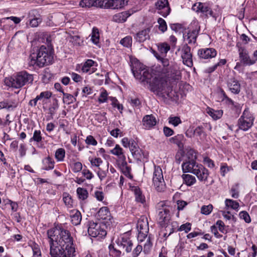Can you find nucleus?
I'll list each match as a JSON object with an SVG mask.
<instances>
[{
    "instance_id": "nucleus-1",
    "label": "nucleus",
    "mask_w": 257,
    "mask_h": 257,
    "mask_svg": "<svg viewBox=\"0 0 257 257\" xmlns=\"http://www.w3.org/2000/svg\"><path fill=\"white\" fill-rule=\"evenodd\" d=\"M47 236L51 257H73L75 249L70 232L62 226L48 230Z\"/></svg>"
},
{
    "instance_id": "nucleus-2",
    "label": "nucleus",
    "mask_w": 257,
    "mask_h": 257,
    "mask_svg": "<svg viewBox=\"0 0 257 257\" xmlns=\"http://www.w3.org/2000/svg\"><path fill=\"white\" fill-rule=\"evenodd\" d=\"M29 59L30 65H37L40 67H42L51 64L53 56L51 51L43 45L37 50L36 53H33L30 55Z\"/></svg>"
},
{
    "instance_id": "nucleus-3",
    "label": "nucleus",
    "mask_w": 257,
    "mask_h": 257,
    "mask_svg": "<svg viewBox=\"0 0 257 257\" xmlns=\"http://www.w3.org/2000/svg\"><path fill=\"white\" fill-rule=\"evenodd\" d=\"M182 168L184 173H191L195 175L201 182H205L207 181L209 174L208 170L193 159L183 162Z\"/></svg>"
},
{
    "instance_id": "nucleus-4",
    "label": "nucleus",
    "mask_w": 257,
    "mask_h": 257,
    "mask_svg": "<svg viewBox=\"0 0 257 257\" xmlns=\"http://www.w3.org/2000/svg\"><path fill=\"white\" fill-rule=\"evenodd\" d=\"M148 84L151 90L156 95L161 97H171L170 93L172 91V88L169 85L166 78L160 76H152Z\"/></svg>"
},
{
    "instance_id": "nucleus-5",
    "label": "nucleus",
    "mask_w": 257,
    "mask_h": 257,
    "mask_svg": "<svg viewBox=\"0 0 257 257\" xmlns=\"http://www.w3.org/2000/svg\"><path fill=\"white\" fill-rule=\"evenodd\" d=\"M33 80V75L25 71H23L11 77L5 78V83L9 87L18 89L27 83H32Z\"/></svg>"
},
{
    "instance_id": "nucleus-6",
    "label": "nucleus",
    "mask_w": 257,
    "mask_h": 257,
    "mask_svg": "<svg viewBox=\"0 0 257 257\" xmlns=\"http://www.w3.org/2000/svg\"><path fill=\"white\" fill-rule=\"evenodd\" d=\"M131 69L135 77L144 85L148 84L152 78V74L146 67L138 61L132 63Z\"/></svg>"
},
{
    "instance_id": "nucleus-7",
    "label": "nucleus",
    "mask_w": 257,
    "mask_h": 257,
    "mask_svg": "<svg viewBox=\"0 0 257 257\" xmlns=\"http://www.w3.org/2000/svg\"><path fill=\"white\" fill-rule=\"evenodd\" d=\"M158 212V222L162 227L168 223L170 219L169 206L165 201H160L156 205Z\"/></svg>"
},
{
    "instance_id": "nucleus-8",
    "label": "nucleus",
    "mask_w": 257,
    "mask_h": 257,
    "mask_svg": "<svg viewBox=\"0 0 257 257\" xmlns=\"http://www.w3.org/2000/svg\"><path fill=\"white\" fill-rule=\"evenodd\" d=\"M155 56L161 63L163 67L162 71L164 74L174 79H178V78L177 77L178 76V71L176 70L174 66L170 64L169 61L168 59L161 57L157 53H156Z\"/></svg>"
},
{
    "instance_id": "nucleus-9",
    "label": "nucleus",
    "mask_w": 257,
    "mask_h": 257,
    "mask_svg": "<svg viewBox=\"0 0 257 257\" xmlns=\"http://www.w3.org/2000/svg\"><path fill=\"white\" fill-rule=\"evenodd\" d=\"M121 143L124 148H129L133 157L137 160H141L142 158L143 153L142 150L139 147L137 143L133 139L123 138Z\"/></svg>"
},
{
    "instance_id": "nucleus-10",
    "label": "nucleus",
    "mask_w": 257,
    "mask_h": 257,
    "mask_svg": "<svg viewBox=\"0 0 257 257\" xmlns=\"http://www.w3.org/2000/svg\"><path fill=\"white\" fill-rule=\"evenodd\" d=\"M254 119L252 115L247 109H245L238 120L239 128L247 131L253 125Z\"/></svg>"
},
{
    "instance_id": "nucleus-11",
    "label": "nucleus",
    "mask_w": 257,
    "mask_h": 257,
    "mask_svg": "<svg viewBox=\"0 0 257 257\" xmlns=\"http://www.w3.org/2000/svg\"><path fill=\"white\" fill-rule=\"evenodd\" d=\"M153 182L156 189L159 192L163 191L165 188V183L162 170L159 166H155L153 176Z\"/></svg>"
},
{
    "instance_id": "nucleus-12",
    "label": "nucleus",
    "mask_w": 257,
    "mask_h": 257,
    "mask_svg": "<svg viewBox=\"0 0 257 257\" xmlns=\"http://www.w3.org/2000/svg\"><path fill=\"white\" fill-rule=\"evenodd\" d=\"M88 233L93 237L102 238L106 235V231L101 228L100 224L94 222H89Z\"/></svg>"
},
{
    "instance_id": "nucleus-13",
    "label": "nucleus",
    "mask_w": 257,
    "mask_h": 257,
    "mask_svg": "<svg viewBox=\"0 0 257 257\" xmlns=\"http://www.w3.org/2000/svg\"><path fill=\"white\" fill-rule=\"evenodd\" d=\"M157 13L164 17H166L170 13V8L168 0H158L155 3Z\"/></svg>"
},
{
    "instance_id": "nucleus-14",
    "label": "nucleus",
    "mask_w": 257,
    "mask_h": 257,
    "mask_svg": "<svg viewBox=\"0 0 257 257\" xmlns=\"http://www.w3.org/2000/svg\"><path fill=\"white\" fill-rule=\"evenodd\" d=\"M181 58L184 64L188 67L193 66L192 55L191 48L187 44L184 45L181 50Z\"/></svg>"
},
{
    "instance_id": "nucleus-15",
    "label": "nucleus",
    "mask_w": 257,
    "mask_h": 257,
    "mask_svg": "<svg viewBox=\"0 0 257 257\" xmlns=\"http://www.w3.org/2000/svg\"><path fill=\"white\" fill-rule=\"evenodd\" d=\"M117 244L121 246L127 253H130L132 251L133 242L126 235H123L118 239Z\"/></svg>"
},
{
    "instance_id": "nucleus-16",
    "label": "nucleus",
    "mask_w": 257,
    "mask_h": 257,
    "mask_svg": "<svg viewBox=\"0 0 257 257\" xmlns=\"http://www.w3.org/2000/svg\"><path fill=\"white\" fill-rule=\"evenodd\" d=\"M192 9L194 11H196L197 12H201L206 16L210 15L213 16V12L205 4L199 3L195 4L193 5Z\"/></svg>"
},
{
    "instance_id": "nucleus-17",
    "label": "nucleus",
    "mask_w": 257,
    "mask_h": 257,
    "mask_svg": "<svg viewBox=\"0 0 257 257\" xmlns=\"http://www.w3.org/2000/svg\"><path fill=\"white\" fill-rule=\"evenodd\" d=\"M216 51L213 48L200 49L198 51V55L202 59H209L216 55Z\"/></svg>"
},
{
    "instance_id": "nucleus-18",
    "label": "nucleus",
    "mask_w": 257,
    "mask_h": 257,
    "mask_svg": "<svg viewBox=\"0 0 257 257\" xmlns=\"http://www.w3.org/2000/svg\"><path fill=\"white\" fill-rule=\"evenodd\" d=\"M127 4V0H108L105 7L111 9H119L123 8Z\"/></svg>"
},
{
    "instance_id": "nucleus-19",
    "label": "nucleus",
    "mask_w": 257,
    "mask_h": 257,
    "mask_svg": "<svg viewBox=\"0 0 257 257\" xmlns=\"http://www.w3.org/2000/svg\"><path fill=\"white\" fill-rule=\"evenodd\" d=\"M239 58L241 61L246 65H251L255 63V60H252L250 59L247 51L243 48L239 49Z\"/></svg>"
},
{
    "instance_id": "nucleus-20",
    "label": "nucleus",
    "mask_w": 257,
    "mask_h": 257,
    "mask_svg": "<svg viewBox=\"0 0 257 257\" xmlns=\"http://www.w3.org/2000/svg\"><path fill=\"white\" fill-rule=\"evenodd\" d=\"M227 85L231 92L234 94H238L240 92V85L234 78L229 79L227 81Z\"/></svg>"
},
{
    "instance_id": "nucleus-21",
    "label": "nucleus",
    "mask_w": 257,
    "mask_h": 257,
    "mask_svg": "<svg viewBox=\"0 0 257 257\" xmlns=\"http://www.w3.org/2000/svg\"><path fill=\"white\" fill-rule=\"evenodd\" d=\"M134 13L133 10H128L121 13H119L113 16V20L117 23L124 22L127 18Z\"/></svg>"
},
{
    "instance_id": "nucleus-22",
    "label": "nucleus",
    "mask_w": 257,
    "mask_h": 257,
    "mask_svg": "<svg viewBox=\"0 0 257 257\" xmlns=\"http://www.w3.org/2000/svg\"><path fill=\"white\" fill-rule=\"evenodd\" d=\"M137 228L138 231L145 232L149 231V224L147 218L145 216H142L138 221Z\"/></svg>"
},
{
    "instance_id": "nucleus-23",
    "label": "nucleus",
    "mask_w": 257,
    "mask_h": 257,
    "mask_svg": "<svg viewBox=\"0 0 257 257\" xmlns=\"http://www.w3.org/2000/svg\"><path fill=\"white\" fill-rule=\"evenodd\" d=\"M96 63L91 59L87 60L81 67V71L83 73H88L89 74L95 71L96 69L92 67Z\"/></svg>"
},
{
    "instance_id": "nucleus-24",
    "label": "nucleus",
    "mask_w": 257,
    "mask_h": 257,
    "mask_svg": "<svg viewBox=\"0 0 257 257\" xmlns=\"http://www.w3.org/2000/svg\"><path fill=\"white\" fill-rule=\"evenodd\" d=\"M151 28H147L142 31L139 32L135 37L137 41L139 42H144L146 40L150 38L149 33L150 32Z\"/></svg>"
},
{
    "instance_id": "nucleus-25",
    "label": "nucleus",
    "mask_w": 257,
    "mask_h": 257,
    "mask_svg": "<svg viewBox=\"0 0 257 257\" xmlns=\"http://www.w3.org/2000/svg\"><path fill=\"white\" fill-rule=\"evenodd\" d=\"M143 125L146 128H150L156 124L157 121L153 115H147L144 117Z\"/></svg>"
},
{
    "instance_id": "nucleus-26",
    "label": "nucleus",
    "mask_w": 257,
    "mask_h": 257,
    "mask_svg": "<svg viewBox=\"0 0 257 257\" xmlns=\"http://www.w3.org/2000/svg\"><path fill=\"white\" fill-rule=\"evenodd\" d=\"M198 34V31L196 30L189 31L187 34L184 35V40L187 41L188 44H195Z\"/></svg>"
},
{
    "instance_id": "nucleus-27",
    "label": "nucleus",
    "mask_w": 257,
    "mask_h": 257,
    "mask_svg": "<svg viewBox=\"0 0 257 257\" xmlns=\"http://www.w3.org/2000/svg\"><path fill=\"white\" fill-rule=\"evenodd\" d=\"M110 153L116 156L121 161H124L125 160L123 150L118 145H116L115 147L110 151Z\"/></svg>"
},
{
    "instance_id": "nucleus-28",
    "label": "nucleus",
    "mask_w": 257,
    "mask_h": 257,
    "mask_svg": "<svg viewBox=\"0 0 257 257\" xmlns=\"http://www.w3.org/2000/svg\"><path fill=\"white\" fill-rule=\"evenodd\" d=\"M52 93L49 91H43L40 94L37 95L35 98L34 99V104H37L39 100L45 101L46 100L49 99L52 96Z\"/></svg>"
},
{
    "instance_id": "nucleus-29",
    "label": "nucleus",
    "mask_w": 257,
    "mask_h": 257,
    "mask_svg": "<svg viewBox=\"0 0 257 257\" xmlns=\"http://www.w3.org/2000/svg\"><path fill=\"white\" fill-rule=\"evenodd\" d=\"M98 216L102 220H110V213L107 207H101L98 213Z\"/></svg>"
},
{
    "instance_id": "nucleus-30",
    "label": "nucleus",
    "mask_w": 257,
    "mask_h": 257,
    "mask_svg": "<svg viewBox=\"0 0 257 257\" xmlns=\"http://www.w3.org/2000/svg\"><path fill=\"white\" fill-rule=\"evenodd\" d=\"M71 217L72 224L75 225H77L80 224L82 217L81 213L79 211L77 210L72 211Z\"/></svg>"
},
{
    "instance_id": "nucleus-31",
    "label": "nucleus",
    "mask_w": 257,
    "mask_h": 257,
    "mask_svg": "<svg viewBox=\"0 0 257 257\" xmlns=\"http://www.w3.org/2000/svg\"><path fill=\"white\" fill-rule=\"evenodd\" d=\"M184 183L188 186H191L196 182L195 177L190 174H183L182 176Z\"/></svg>"
},
{
    "instance_id": "nucleus-32",
    "label": "nucleus",
    "mask_w": 257,
    "mask_h": 257,
    "mask_svg": "<svg viewBox=\"0 0 257 257\" xmlns=\"http://www.w3.org/2000/svg\"><path fill=\"white\" fill-rule=\"evenodd\" d=\"M133 190L135 195L136 200L137 202L144 203L145 202V197L142 195L140 189L138 187H133Z\"/></svg>"
},
{
    "instance_id": "nucleus-33",
    "label": "nucleus",
    "mask_w": 257,
    "mask_h": 257,
    "mask_svg": "<svg viewBox=\"0 0 257 257\" xmlns=\"http://www.w3.org/2000/svg\"><path fill=\"white\" fill-rule=\"evenodd\" d=\"M43 164L44 165L43 169L49 170L54 168L55 162L51 158L48 157L43 160Z\"/></svg>"
},
{
    "instance_id": "nucleus-34",
    "label": "nucleus",
    "mask_w": 257,
    "mask_h": 257,
    "mask_svg": "<svg viewBox=\"0 0 257 257\" xmlns=\"http://www.w3.org/2000/svg\"><path fill=\"white\" fill-rule=\"evenodd\" d=\"M157 47L158 51L164 56H166L167 52L170 49V46L166 43H159L157 44Z\"/></svg>"
},
{
    "instance_id": "nucleus-35",
    "label": "nucleus",
    "mask_w": 257,
    "mask_h": 257,
    "mask_svg": "<svg viewBox=\"0 0 257 257\" xmlns=\"http://www.w3.org/2000/svg\"><path fill=\"white\" fill-rule=\"evenodd\" d=\"M91 40L94 44H97L99 41V34L98 29L93 28L91 34Z\"/></svg>"
},
{
    "instance_id": "nucleus-36",
    "label": "nucleus",
    "mask_w": 257,
    "mask_h": 257,
    "mask_svg": "<svg viewBox=\"0 0 257 257\" xmlns=\"http://www.w3.org/2000/svg\"><path fill=\"white\" fill-rule=\"evenodd\" d=\"M207 113L211 116L214 119H217L220 118L222 115V110H215L213 109L209 108Z\"/></svg>"
},
{
    "instance_id": "nucleus-37",
    "label": "nucleus",
    "mask_w": 257,
    "mask_h": 257,
    "mask_svg": "<svg viewBox=\"0 0 257 257\" xmlns=\"http://www.w3.org/2000/svg\"><path fill=\"white\" fill-rule=\"evenodd\" d=\"M225 203L227 207H230L234 210L238 209L239 206V203L237 201L229 199H226Z\"/></svg>"
},
{
    "instance_id": "nucleus-38",
    "label": "nucleus",
    "mask_w": 257,
    "mask_h": 257,
    "mask_svg": "<svg viewBox=\"0 0 257 257\" xmlns=\"http://www.w3.org/2000/svg\"><path fill=\"white\" fill-rule=\"evenodd\" d=\"M194 135L199 137L200 140H204L206 136L202 126H197L194 131Z\"/></svg>"
},
{
    "instance_id": "nucleus-39",
    "label": "nucleus",
    "mask_w": 257,
    "mask_h": 257,
    "mask_svg": "<svg viewBox=\"0 0 257 257\" xmlns=\"http://www.w3.org/2000/svg\"><path fill=\"white\" fill-rule=\"evenodd\" d=\"M65 155V150L62 148H60L56 150L55 156L58 161H62L64 160Z\"/></svg>"
},
{
    "instance_id": "nucleus-40",
    "label": "nucleus",
    "mask_w": 257,
    "mask_h": 257,
    "mask_svg": "<svg viewBox=\"0 0 257 257\" xmlns=\"http://www.w3.org/2000/svg\"><path fill=\"white\" fill-rule=\"evenodd\" d=\"M79 5L82 7L89 8L96 5V0H81Z\"/></svg>"
},
{
    "instance_id": "nucleus-41",
    "label": "nucleus",
    "mask_w": 257,
    "mask_h": 257,
    "mask_svg": "<svg viewBox=\"0 0 257 257\" xmlns=\"http://www.w3.org/2000/svg\"><path fill=\"white\" fill-rule=\"evenodd\" d=\"M77 193L79 198L82 200H85L88 197L87 191L86 189L80 187L77 188Z\"/></svg>"
},
{
    "instance_id": "nucleus-42",
    "label": "nucleus",
    "mask_w": 257,
    "mask_h": 257,
    "mask_svg": "<svg viewBox=\"0 0 257 257\" xmlns=\"http://www.w3.org/2000/svg\"><path fill=\"white\" fill-rule=\"evenodd\" d=\"M63 196V201L65 205L67 206L68 208L71 207L73 204V200L71 198V197L67 193H64Z\"/></svg>"
},
{
    "instance_id": "nucleus-43",
    "label": "nucleus",
    "mask_w": 257,
    "mask_h": 257,
    "mask_svg": "<svg viewBox=\"0 0 257 257\" xmlns=\"http://www.w3.org/2000/svg\"><path fill=\"white\" fill-rule=\"evenodd\" d=\"M152 246V243L151 241L150 237L149 236L147 238V240H146V242L144 244L143 252L146 254L148 253L150 251Z\"/></svg>"
},
{
    "instance_id": "nucleus-44",
    "label": "nucleus",
    "mask_w": 257,
    "mask_h": 257,
    "mask_svg": "<svg viewBox=\"0 0 257 257\" xmlns=\"http://www.w3.org/2000/svg\"><path fill=\"white\" fill-rule=\"evenodd\" d=\"M168 121L174 126H177L182 123L180 118L178 116H170L168 118Z\"/></svg>"
},
{
    "instance_id": "nucleus-45",
    "label": "nucleus",
    "mask_w": 257,
    "mask_h": 257,
    "mask_svg": "<svg viewBox=\"0 0 257 257\" xmlns=\"http://www.w3.org/2000/svg\"><path fill=\"white\" fill-rule=\"evenodd\" d=\"M157 22L159 24V29L162 33H164L167 30L166 22L163 19L161 18H159Z\"/></svg>"
},
{
    "instance_id": "nucleus-46",
    "label": "nucleus",
    "mask_w": 257,
    "mask_h": 257,
    "mask_svg": "<svg viewBox=\"0 0 257 257\" xmlns=\"http://www.w3.org/2000/svg\"><path fill=\"white\" fill-rule=\"evenodd\" d=\"M121 170L124 175L126 176L130 175L131 169L127 166L125 160L124 161H121Z\"/></svg>"
},
{
    "instance_id": "nucleus-47",
    "label": "nucleus",
    "mask_w": 257,
    "mask_h": 257,
    "mask_svg": "<svg viewBox=\"0 0 257 257\" xmlns=\"http://www.w3.org/2000/svg\"><path fill=\"white\" fill-rule=\"evenodd\" d=\"M143 250L142 245L138 244L133 250L132 249V257H138Z\"/></svg>"
},
{
    "instance_id": "nucleus-48",
    "label": "nucleus",
    "mask_w": 257,
    "mask_h": 257,
    "mask_svg": "<svg viewBox=\"0 0 257 257\" xmlns=\"http://www.w3.org/2000/svg\"><path fill=\"white\" fill-rule=\"evenodd\" d=\"M16 105L14 104H9L8 101H2L0 102V108H6L8 110H13L16 107Z\"/></svg>"
},
{
    "instance_id": "nucleus-49",
    "label": "nucleus",
    "mask_w": 257,
    "mask_h": 257,
    "mask_svg": "<svg viewBox=\"0 0 257 257\" xmlns=\"http://www.w3.org/2000/svg\"><path fill=\"white\" fill-rule=\"evenodd\" d=\"M106 167V170H103L102 169L99 168V170L97 172V175L101 180L104 179L106 176L108 168V163H107Z\"/></svg>"
},
{
    "instance_id": "nucleus-50",
    "label": "nucleus",
    "mask_w": 257,
    "mask_h": 257,
    "mask_svg": "<svg viewBox=\"0 0 257 257\" xmlns=\"http://www.w3.org/2000/svg\"><path fill=\"white\" fill-rule=\"evenodd\" d=\"M213 206L211 204L208 205H204L201 208V212L205 215L209 214L212 211Z\"/></svg>"
},
{
    "instance_id": "nucleus-51",
    "label": "nucleus",
    "mask_w": 257,
    "mask_h": 257,
    "mask_svg": "<svg viewBox=\"0 0 257 257\" xmlns=\"http://www.w3.org/2000/svg\"><path fill=\"white\" fill-rule=\"evenodd\" d=\"M120 43L124 47H129L132 45V38L130 36L125 37L120 40Z\"/></svg>"
},
{
    "instance_id": "nucleus-52",
    "label": "nucleus",
    "mask_w": 257,
    "mask_h": 257,
    "mask_svg": "<svg viewBox=\"0 0 257 257\" xmlns=\"http://www.w3.org/2000/svg\"><path fill=\"white\" fill-rule=\"evenodd\" d=\"M107 95L108 93L107 91L103 89L98 98V102L100 103L106 102L107 100Z\"/></svg>"
},
{
    "instance_id": "nucleus-53",
    "label": "nucleus",
    "mask_w": 257,
    "mask_h": 257,
    "mask_svg": "<svg viewBox=\"0 0 257 257\" xmlns=\"http://www.w3.org/2000/svg\"><path fill=\"white\" fill-rule=\"evenodd\" d=\"M191 229V224L190 223H186L181 225L178 229V231H184L186 233H188Z\"/></svg>"
},
{
    "instance_id": "nucleus-54",
    "label": "nucleus",
    "mask_w": 257,
    "mask_h": 257,
    "mask_svg": "<svg viewBox=\"0 0 257 257\" xmlns=\"http://www.w3.org/2000/svg\"><path fill=\"white\" fill-rule=\"evenodd\" d=\"M32 140L37 142H40L42 141V137L40 131H35L33 137L30 139V142H31Z\"/></svg>"
},
{
    "instance_id": "nucleus-55",
    "label": "nucleus",
    "mask_w": 257,
    "mask_h": 257,
    "mask_svg": "<svg viewBox=\"0 0 257 257\" xmlns=\"http://www.w3.org/2000/svg\"><path fill=\"white\" fill-rule=\"evenodd\" d=\"M70 41L75 45L80 46L83 41L79 36H73L70 37Z\"/></svg>"
},
{
    "instance_id": "nucleus-56",
    "label": "nucleus",
    "mask_w": 257,
    "mask_h": 257,
    "mask_svg": "<svg viewBox=\"0 0 257 257\" xmlns=\"http://www.w3.org/2000/svg\"><path fill=\"white\" fill-rule=\"evenodd\" d=\"M138 239L140 243L143 242L148 237L147 234L148 232H145L142 231H138Z\"/></svg>"
},
{
    "instance_id": "nucleus-57",
    "label": "nucleus",
    "mask_w": 257,
    "mask_h": 257,
    "mask_svg": "<svg viewBox=\"0 0 257 257\" xmlns=\"http://www.w3.org/2000/svg\"><path fill=\"white\" fill-rule=\"evenodd\" d=\"M240 218L243 219L245 222L249 223L251 221V219L249 214L246 211H241L239 214Z\"/></svg>"
},
{
    "instance_id": "nucleus-58",
    "label": "nucleus",
    "mask_w": 257,
    "mask_h": 257,
    "mask_svg": "<svg viewBox=\"0 0 257 257\" xmlns=\"http://www.w3.org/2000/svg\"><path fill=\"white\" fill-rule=\"evenodd\" d=\"M58 107L57 100H55V102L53 103L52 105L49 108V113L52 116L55 114L56 110L58 108Z\"/></svg>"
},
{
    "instance_id": "nucleus-59",
    "label": "nucleus",
    "mask_w": 257,
    "mask_h": 257,
    "mask_svg": "<svg viewBox=\"0 0 257 257\" xmlns=\"http://www.w3.org/2000/svg\"><path fill=\"white\" fill-rule=\"evenodd\" d=\"M222 215L224 217V218L227 220H231L234 222H235L236 221V217H235L234 215H231L229 211H223Z\"/></svg>"
},
{
    "instance_id": "nucleus-60",
    "label": "nucleus",
    "mask_w": 257,
    "mask_h": 257,
    "mask_svg": "<svg viewBox=\"0 0 257 257\" xmlns=\"http://www.w3.org/2000/svg\"><path fill=\"white\" fill-rule=\"evenodd\" d=\"M85 142L87 145L96 146L97 144V141L92 136H88L87 137Z\"/></svg>"
},
{
    "instance_id": "nucleus-61",
    "label": "nucleus",
    "mask_w": 257,
    "mask_h": 257,
    "mask_svg": "<svg viewBox=\"0 0 257 257\" xmlns=\"http://www.w3.org/2000/svg\"><path fill=\"white\" fill-rule=\"evenodd\" d=\"M82 169V165L80 162H76L74 163L72 167V170L74 172L77 173L80 171Z\"/></svg>"
},
{
    "instance_id": "nucleus-62",
    "label": "nucleus",
    "mask_w": 257,
    "mask_h": 257,
    "mask_svg": "<svg viewBox=\"0 0 257 257\" xmlns=\"http://www.w3.org/2000/svg\"><path fill=\"white\" fill-rule=\"evenodd\" d=\"M41 22V21L40 19L38 18H34L30 20L29 24L31 27H37Z\"/></svg>"
},
{
    "instance_id": "nucleus-63",
    "label": "nucleus",
    "mask_w": 257,
    "mask_h": 257,
    "mask_svg": "<svg viewBox=\"0 0 257 257\" xmlns=\"http://www.w3.org/2000/svg\"><path fill=\"white\" fill-rule=\"evenodd\" d=\"M90 162L92 165L98 167L102 163V161L100 158H96L91 159Z\"/></svg>"
},
{
    "instance_id": "nucleus-64",
    "label": "nucleus",
    "mask_w": 257,
    "mask_h": 257,
    "mask_svg": "<svg viewBox=\"0 0 257 257\" xmlns=\"http://www.w3.org/2000/svg\"><path fill=\"white\" fill-rule=\"evenodd\" d=\"M163 131H164V135L166 137H170V136L173 135L174 134L173 130L167 126H165L164 127Z\"/></svg>"
}]
</instances>
